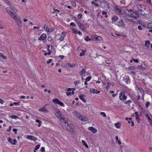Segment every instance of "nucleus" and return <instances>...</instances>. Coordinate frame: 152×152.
Segmentation results:
<instances>
[{
  "mask_svg": "<svg viewBox=\"0 0 152 152\" xmlns=\"http://www.w3.org/2000/svg\"><path fill=\"white\" fill-rule=\"evenodd\" d=\"M90 91L93 94H99L100 92V91L93 88L90 89Z\"/></svg>",
  "mask_w": 152,
  "mask_h": 152,
  "instance_id": "f3484780",
  "label": "nucleus"
},
{
  "mask_svg": "<svg viewBox=\"0 0 152 152\" xmlns=\"http://www.w3.org/2000/svg\"><path fill=\"white\" fill-rule=\"evenodd\" d=\"M132 118H129V120L128 121V123H131V121H132Z\"/></svg>",
  "mask_w": 152,
  "mask_h": 152,
  "instance_id": "603ef678",
  "label": "nucleus"
},
{
  "mask_svg": "<svg viewBox=\"0 0 152 152\" xmlns=\"http://www.w3.org/2000/svg\"><path fill=\"white\" fill-rule=\"evenodd\" d=\"M86 73V70L85 69H83L80 72V74L81 76H82L83 75H84Z\"/></svg>",
  "mask_w": 152,
  "mask_h": 152,
  "instance_id": "cd10ccee",
  "label": "nucleus"
},
{
  "mask_svg": "<svg viewBox=\"0 0 152 152\" xmlns=\"http://www.w3.org/2000/svg\"><path fill=\"white\" fill-rule=\"evenodd\" d=\"M127 11L128 12H126L127 13V15H128V17H126V19L127 20H128L129 21H131V20H132V19L130 18H136L139 17V14L137 13L136 12H133L132 10H127Z\"/></svg>",
  "mask_w": 152,
  "mask_h": 152,
  "instance_id": "f257e3e1",
  "label": "nucleus"
},
{
  "mask_svg": "<svg viewBox=\"0 0 152 152\" xmlns=\"http://www.w3.org/2000/svg\"><path fill=\"white\" fill-rule=\"evenodd\" d=\"M119 97L120 99L122 101L126 100L127 98V97L125 95V92L124 91H122L120 93Z\"/></svg>",
  "mask_w": 152,
  "mask_h": 152,
  "instance_id": "0eeeda50",
  "label": "nucleus"
},
{
  "mask_svg": "<svg viewBox=\"0 0 152 152\" xmlns=\"http://www.w3.org/2000/svg\"><path fill=\"white\" fill-rule=\"evenodd\" d=\"M116 12L117 13L119 14H122L123 13V12L122 11L121 9L118 8V7H116Z\"/></svg>",
  "mask_w": 152,
  "mask_h": 152,
  "instance_id": "b1692460",
  "label": "nucleus"
},
{
  "mask_svg": "<svg viewBox=\"0 0 152 152\" xmlns=\"http://www.w3.org/2000/svg\"><path fill=\"white\" fill-rule=\"evenodd\" d=\"M34 29H39V28H40V27H39V26H34L33 28Z\"/></svg>",
  "mask_w": 152,
  "mask_h": 152,
  "instance_id": "4d7b16f0",
  "label": "nucleus"
},
{
  "mask_svg": "<svg viewBox=\"0 0 152 152\" xmlns=\"http://www.w3.org/2000/svg\"><path fill=\"white\" fill-rule=\"evenodd\" d=\"M76 116L77 118H78L80 120L82 121H87L88 120L87 118L86 117L81 115L79 113H76Z\"/></svg>",
  "mask_w": 152,
  "mask_h": 152,
  "instance_id": "7ed1b4c3",
  "label": "nucleus"
},
{
  "mask_svg": "<svg viewBox=\"0 0 152 152\" xmlns=\"http://www.w3.org/2000/svg\"><path fill=\"white\" fill-rule=\"evenodd\" d=\"M72 32L74 33L75 34H77V30L73 28H72Z\"/></svg>",
  "mask_w": 152,
  "mask_h": 152,
  "instance_id": "a19ab883",
  "label": "nucleus"
},
{
  "mask_svg": "<svg viewBox=\"0 0 152 152\" xmlns=\"http://www.w3.org/2000/svg\"><path fill=\"white\" fill-rule=\"evenodd\" d=\"M26 138L28 139L33 141H36L37 140V138L31 135H28L26 137Z\"/></svg>",
  "mask_w": 152,
  "mask_h": 152,
  "instance_id": "2eb2a0df",
  "label": "nucleus"
},
{
  "mask_svg": "<svg viewBox=\"0 0 152 152\" xmlns=\"http://www.w3.org/2000/svg\"><path fill=\"white\" fill-rule=\"evenodd\" d=\"M100 2L99 0H94L91 2V4H94L96 6L98 7L99 6V3Z\"/></svg>",
  "mask_w": 152,
  "mask_h": 152,
  "instance_id": "4468645a",
  "label": "nucleus"
},
{
  "mask_svg": "<svg viewBox=\"0 0 152 152\" xmlns=\"http://www.w3.org/2000/svg\"><path fill=\"white\" fill-rule=\"evenodd\" d=\"M6 10L13 18V17H15L14 16H15L17 15L16 13L15 12L14 13L12 12L11 10V8H10L7 7L6 8Z\"/></svg>",
  "mask_w": 152,
  "mask_h": 152,
  "instance_id": "423d86ee",
  "label": "nucleus"
},
{
  "mask_svg": "<svg viewBox=\"0 0 152 152\" xmlns=\"http://www.w3.org/2000/svg\"><path fill=\"white\" fill-rule=\"evenodd\" d=\"M64 36H65L64 35H62V36H61L60 37V38L59 39V40L60 41H63L64 39Z\"/></svg>",
  "mask_w": 152,
  "mask_h": 152,
  "instance_id": "e433bc0d",
  "label": "nucleus"
},
{
  "mask_svg": "<svg viewBox=\"0 0 152 152\" xmlns=\"http://www.w3.org/2000/svg\"><path fill=\"white\" fill-rule=\"evenodd\" d=\"M55 115L58 117L62 122H63L65 124H66L67 121H66L65 120V119L64 118V115L61 114L58 110H56V111L55 113Z\"/></svg>",
  "mask_w": 152,
  "mask_h": 152,
  "instance_id": "f03ea898",
  "label": "nucleus"
},
{
  "mask_svg": "<svg viewBox=\"0 0 152 152\" xmlns=\"http://www.w3.org/2000/svg\"><path fill=\"white\" fill-rule=\"evenodd\" d=\"M134 8L138 11L141 12L142 11H144V10L145 5L136 4L134 6Z\"/></svg>",
  "mask_w": 152,
  "mask_h": 152,
  "instance_id": "39448f33",
  "label": "nucleus"
},
{
  "mask_svg": "<svg viewBox=\"0 0 152 152\" xmlns=\"http://www.w3.org/2000/svg\"><path fill=\"white\" fill-rule=\"evenodd\" d=\"M11 127L10 126L9 127V129L7 130V131L8 132H9V131H10L11 130Z\"/></svg>",
  "mask_w": 152,
  "mask_h": 152,
  "instance_id": "0e129e2a",
  "label": "nucleus"
},
{
  "mask_svg": "<svg viewBox=\"0 0 152 152\" xmlns=\"http://www.w3.org/2000/svg\"><path fill=\"white\" fill-rule=\"evenodd\" d=\"M71 94V93L70 92H67L66 93V94L67 96H69V95Z\"/></svg>",
  "mask_w": 152,
  "mask_h": 152,
  "instance_id": "680f3d73",
  "label": "nucleus"
},
{
  "mask_svg": "<svg viewBox=\"0 0 152 152\" xmlns=\"http://www.w3.org/2000/svg\"><path fill=\"white\" fill-rule=\"evenodd\" d=\"M100 114L104 117H106V114L104 112H102L100 113Z\"/></svg>",
  "mask_w": 152,
  "mask_h": 152,
  "instance_id": "c03bdc74",
  "label": "nucleus"
},
{
  "mask_svg": "<svg viewBox=\"0 0 152 152\" xmlns=\"http://www.w3.org/2000/svg\"><path fill=\"white\" fill-rule=\"evenodd\" d=\"M135 114L136 120L137 122H139L140 121V119L139 116L138 114V113L137 112H135Z\"/></svg>",
  "mask_w": 152,
  "mask_h": 152,
  "instance_id": "5701e85b",
  "label": "nucleus"
},
{
  "mask_svg": "<svg viewBox=\"0 0 152 152\" xmlns=\"http://www.w3.org/2000/svg\"><path fill=\"white\" fill-rule=\"evenodd\" d=\"M20 102H13V104H14V105H19V103H20Z\"/></svg>",
  "mask_w": 152,
  "mask_h": 152,
  "instance_id": "09e8293b",
  "label": "nucleus"
},
{
  "mask_svg": "<svg viewBox=\"0 0 152 152\" xmlns=\"http://www.w3.org/2000/svg\"><path fill=\"white\" fill-rule=\"evenodd\" d=\"M72 5L74 6L75 7L76 6V4L75 2H72Z\"/></svg>",
  "mask_w": 152,
  "mask_h": 152,
  "instance_id": "69168bd1",
  "label": "nucleus"
},
{
  "mask_svg": "<svg viewBox=\"0 0 152 152\" xmlns=\"http://www.w3.org/2000/svg\"><path fill=\"white\" fill-rule=\"evenodd\" d=\"M150 44V42L149 41L147 40L145 41V45L146 46H147L148 48H149V46Z\"/></svg>",
  "mask_w": 152,
  "mask_h": 152,
  "instance_id": "c756f323",
  "label": "nucleus"
},
{
  "mask_svg": "<svg viewBox=\"0 0 152 152\" xmlns=\"http://www.w3.org/2000/svg\"><path fill=\"white\" fill-rule=\"evenodd\" d=\"M88 129L89 130L91 131L94 133H95L97 131V129L93 127H89Z\"/></svg>",
  "mask_w": 152,
  "mask_h": 152,
  "instance_id": "6ab92c4d",
  "label": "nucleus"
},
{
  "mask_svg": "<svg viewBox=\"0 0 152 152\" xmlns=\"http://www.w3.org/2000/svg\"><path fill=\"white\" fill-rule=\"evenodd\" d=\"M36 122L37 123H41V122L39 120L37 119L36 120Z\"/></svg>",
  "mask_w": 152,
  "mask_h": 152,
  "instance_id": "13d9d810",
  "label": "nucleus"
},
{
  "mask_svg": "<svg viewBox=\"0 0 152 152\" xmlns=\"http://www.w3.org/2000/svg\"><path fill=\"white\" fill-rule=\"evenodd\" d=\"M110 85V83H107V85L106 86V87L107 88V87H109V86Z\"/></svg>",
  "mask_w": 152,
  "mask_h": 152,
  "instance_id": "052dcab7",
  "label": "nucleus"
},
{
  "mask_svg": "<svg viewBox=\"0 0 152 152\" xmlns=\"http://www.w3.org/2000/svg\"><path fill=\"white\" fill-rule=\"evenodd\" d=\"M44 29L47 31L48 32H51L53 31V29L52 28H48L47 26L45 25L44 27Z\"/></svg>",
  "mask_w": 152,
  "mask_h": 152,
  "instance_id": "aec40b11",
  "label": "nucleus"
},
{
  "mask_svg": "<svg viewBox=\"0 0 152 152\" xmlns=\"http://www.w3.org/2000/svg\"><path fill=\"white\" fill-rule=\"evenodd\" d=\"M82 142L83 145L87 148H88V146L87 144V143H86V142L84 141V140H82Z\"/></svg>",
  "mask_w": 152,
  "mask_h": 152,
  "instance_id": "7c9ffc66",
  "label": "nucleus"
},
{
  "mask_svg": "<svg viewBox=\"0 0 152 152\" xmlns=\"http://www.w3.org/2000/svg\"><path fill=\"white\" fill-rule=\"evenodd\" d=\"M15 17H13V19L17 23L18 26L20 27H21L22 26V22L20 19L19 18V16L17 15L16 16H14Z\"/></svg>",
  "mask_w": 152,
  "mask_h": 152,
  "instance_id": "20e7f679",
  "label": "nucleus"
},
{
  "mask_svg": "<svg viewBox=\"0 0 152 152\" xmlns=\"http://www.w3.org/2000/svg\"><path fill=\"white\" fill-rule=\"evenodd\" d=\"M128 69H130V70H133L134 69V67H129V68H128Z\"/></svg>",
  "mask_w": 152,
  "mask_h": 152,
  "instance_id": "5fc2aeb1",
  "label": "nucleus"
},
{
  "mask_svg": "<svg viewBox=\"0 0 152 152\" xmlns=\"http://www.w3.org/2000/svg\"><path fill=\"white\" fill-rule=\"evenodd\" d=\"M77 25L79 28L82 30V31H86V29L84 27V25L80 22L77 23Z\"/></svg>",
  "mask_w": 152,
  "mask_h": 152,
  "instance_id": "9d476101",
  "label": "nucleus"
},
{
  "mask_svg": "<svg viewBox=\"0 0 152 152\" xmlns=\"http://www.w3.org/2000/svg\"><path fill=\"white\" fill-rule=\"evenodd\" d=\"M96 38L95 39L96 40H97L99 41V42H100L102 41L103 40V39L100 36H97L96 35Z\"/></svg>",
  "mask_w": 152,
  "mask_h": 152,
  "instance_id": "bb28decb",
  "label": "nucleus"
},
{
  "mask_svg": "<svg viewBox=\"0 0 152 152\" xmlns=\"http://www.w3.org/2000/svg\"><path fill=\"white\" fill-rule=\"evenodd\" d=\"M82 17V15L81 14H79L78 15V17L79 18H81Z\"/></svg>",
  "mask_w": 152,
  "mask_h": 152,
  "instance_id": "864d4df0",
  "label": "nucleus"
},
{
  "mask_svg": "<svg viewBox=\"0 0 152 152\" xmlns=\"http://www.w3.org/2000/svg\"><path fill=\"white\" fill-rule=\"evenodd\" d=\"M7 4L10 7V8H11V9H13V10L14 11V9H15V7L14 5L13 4H12L9 1L7 2Z\"/></svg>",
  "mask_w": 152,
  "mask_h": 152,
  "instance_id": "393cba45",
  "label": "nucleus"
},
{
  "mask_svg": "<svg viewBox=\"0 0 152 152\" xmlns=\"http://www.w3.org/2000/svg\"><path fill=\"white\" fill-rule=\"evenodd\" d=\"M82 50L83 52L82 53H80V56H84L85 55V52L86 51V50Z\"/></svg>",
  "mask_w": 152,
  "mask_h": 152,
  "instance_id": "2f4dec72",
  "label": "nucleus"
},
{
  "mask_svg": "<svg viewBox=\"0 0 152 152\" xmlns=\"http://www.w3.org/2000/svg\"><path fill=\"white\" fill-rule=\"evenodd\" d=\"M40 147V145H37L35 148V150H37L39 149Z\"/></svg>",
  "mask_w": 152,
  "mask_h": 152,
  "instance_id": "37998d69",
  "label": "nucleus"
},
{
  "mask_svg": "<svg viewBox=\"0 0 152 152\" xmlns=\"http://www.w3.org/2000/svg\"><path fill=\"white\" fill-rule=\"evenodd\" d=\"M124 103L125 104H129H129L132 103V101L130 100H128L124 102Z\"/></svg>",
  "mask_w": 152,
  "mask_h": 152,
  "instance_id": "473e14b6",
  "label": "nucleus"
},
{
  "mask_svg": "<svg viewBox=\"0 0 152 152\" xmlns=\"http://www.w3.org/2000/svg\"><path fill=\"white\" fill-rule=\"evenodd\" d=\"M91 78V77L90 76L88 77L86 79V80L87 81H89Z\"/></svg>",
  "mask_w": 152,
  "mask_h": 152,
  "instance_id": "a18cd8bd",
  "label": "nucleus"
},
{
  "mask_svg": "<svg viewBox=\"0 0 152 152\" xmlns=\"http://www.w3.org/2000/svg\"><path fill=\"white\" fill-rule=\"evenodd\" d=\"M118 17L116 16H113L111 18L112 21L113 22H116L118 20Z\"/></svg>",
  "mask_w": 152,
  "mask_h": 152,
  "instance_id": "a878e982",
  "label": "nucleus"
},
{
  "mask_svg": "<svg viewBox=\"0 0 152 152\" xmlns=\"http://www.w3.org/2000/svg\"><path fill=\"white\" fill-rule=\"evenodd\" d=\"M150 104L149 102H147L145 104V107H148L150 105Z\"/></svg>",
  "mask_w": 152,
  "mask_h": 152,
  "instance_id": "de8ad7c7",
  "label": "nucleus"
},
{
  "mask_svg": "<svg viewBox=\"0 0 152 152\" xmlns=\"http://www.w3.org/2000/svg\"><path fill=\"white\" fill-rule=\"evenodd\" d=\"M53 102L55 104H58L64 107V104L61 102L59 100L57 99H55L53 100Z\"/></svg>",
  "mask_w": 152,
  "mask_h": 152,
  "instance_id": "1a4fd4ad",
  "label": "nucleus"
},
{
  "mask_svg": "<svg viewBox=\"0 0 152 152\" xmlns=\"http://www.w3.org/2000/svg\"><path fill=\"white\" fill-rule=\"evenodd\" d=\"M148 27L149 28L152 29V23H149L148 25Z\"/></svg>",
  "mask_w": 152,
  "mask_h": 152,
  "instance_id": "ea45409f",
  "label": "nucleus"
},
{
  "mask_svg": "<svg viewBox=\"0 0 152 152\" xmlns=\"http://www.w3.org/2000/svg\"><path fill=\"white\" fill-rule=\"evenodd\" d=\"M70 24V26H76V24L74 23H72V22Z\"/></svg>",
  "mask_w": 152,
  "mask_h": 152,
  "instance_id": "49530a36",
  "label": "nucleus"
},
{
  "mask_svg": "<svg viewBox=\"0 0 152 152\" xmlns=\"http://www.w3.org/2000/svg\"><path fill=\"white\" fill-rule=\"evenodd\" d=\"M9 142L12 144L16 145L17 143L16 140L15 139L12 140L10 138H9L8 140Z\"/></svg>",
  "mask_w": 152,
  "mask_h": 152,
  "instance_id": "412c9836",
  "label": "nucleus"
},
{
  "mask_svg": "<svg viewBox=\"0 0 152 152\" xmlns=\"http://www.w3.org/2000/svg\"><path fill=\"white\" fill-rule=\"evenodd\" d=\"M85 40L86 41H90L91 40V39L88 36H87L86 38H85Z\"/></svg>",
  "mask_w": 152,
  "mask_h": 152,
  "instance_id": "f704fd0d",
  "label": "nucleus"
},
{
  "mask_svg": "<svg viewBox=\"0 0 152 152\" xmlns=\"http://www.w3.org/2000/svg\"><path fill=\"white\" fill-rule=\"evenodd\" d=\"M85 95L83 94H80L79 95V98L84 102H86V100L84 99Z\"/></svg>",
  "mask_w": 152,
  "mask_h": 152,
  "instance_id": "4be33fe9",
  "label": "nucleus"
},
{
  "mask_svg": "<svg viewBox=\"0 0 152 152\" xmlns=\"http://www.w3.org/2000/svg\"><path fill=\"white\" fill-rule=\"evenodd\" d=\"M52 61V59H50L48 61H47V64H49L50 62H51Z\"/></svg>",
  "mask_w": 152,
  "mask_h": 152,
  "instance_id": "8fccbe9b",
  "label": "nucleus"
},
{
  "mask_svg": "<svg viewBox=\"0 0 152 152\" xmlns=\"http://www.w3.org/2000/svg\"><path fill=\"white\" fill-rule=\"evenodd\" d=\"M134 62H136V63H138V60L137 59H134Z\"/></svg>",
  "mask_w": 152,
  "mask_h": 152,
  "instance_id": "6e6d98bb",
  "label": "nucleus"
},
{
  "mask_svg": "<svg viewBox=\"0 0 152 152\" xmlns=\"http://www.w3.org/2000/svg\"><path fill=\"white\" fill-rule=\"evenodd\" d=\"M131 123H132V126H133L134 125V124L133 121H131Z\"/></svg>",
  "mask_w": 152,
  "mask_h": 152,
  "instance_id": "e2e57ef3",
  "label": "nucleus"
},
{
  "mask_svg": "<svg viewBox=\"0 0 152 152\" xmlns=\"http://www.w3.org/2000/svg\"><path fill=\"white\" fill-rule=\"evenodd\" d=\"M102 14L103 15H105V17L106 18H107V17L106 12L103 11L102 12Z\"/></svg>",
  "mask_w": 152,
  "mask_h": 152,
  "instance_id": "58836bf2",
  "label": "nucleus"
},
{
  "mask_svg": "<svg viewBox=\"0 0 152 152\" xmlns=\"http://www.w3.org/2000/svg\"><path fill=\"white\" fill-rule=\"evenodd\" d=\"M96 35H92L91 36V40H95L96 39Z\"/></svg>",
  "mask_w": 152,
  "mask_h": 152,
  "instance_id": "c9c22d12",
  "label": "nucleus"
},
{
  "mask_svg": "<svg viewBox=\"0 0 152 152\" xmlns=\"http://www.w3.org/2000/svg\"><path fill=\"white\" fill-rule=\"evenodd\" d=\"M46 105H45L42 108H40L39 110L40 111L45 112V113L48 112V111L45 108V106Z\"/></svg>",
  "mask_w": 152,
  "mask_h": 152,
  "instance_id": "dca6fc26",
  "label": "nucleus"
},
{
  "mask_svg": "<svg viewBox=\"0 0 152 152\" xmlns=\"http://www.w3.org/2000/svg\"><path fill=\"white\" fill-rule=\"evenodd\" d=\"M147 64L145 62H143L141 65L138 66V68L140 69L145 70L147 68Z\"/></svg>",
  "mask_w": 152,
  "mask_h": 152,
  "instance_id": "6e6552de",
  "label": "nucleus"
},
{
  "mask_svg": "<svg viewBox=\"0 0 152 152\" xmlns=\"http://www.w3.org/2000/svg\"><path fill=\"white\" fill-rule=\"evenodd\" d=\"M115 125L116 128H119L120 127L121 125L120 123L118 122L116 123L115 124Z\"/></svg>",
  "mask_w": 152,
  "mask_h": 152,
  "instance_id": "c85d7f7f",
  "label": "nucleus"
},
{
  "mask_svg": "<svg viewBox=\"0 0 152 152\" xmlns=\"http://www.w3.org/2000/svg\"><path fill=\"white\" fill-rule=\"evenodd\" d=\"M79 81H75V82H74V83L75 84V85H76V84H77L79 82Z\"/></svg>",
  "mask_w": 152,
  "mask_h": 152,
  "instance_id": "338daca9",
  "label": "nucleus"
},
{
  "mask_svg": "<svg viewBox=\"0 0 152 152\" xmlns=\"http://www.w3.org/2000/svg\"><path fill=\"white\" fill-rule=\"evenodd\" d=\"M11 118L12 119H16L18 118V117L15 115H12L11 116Z\"/></svg>",
  "mask_w": 152,
  "mask_h": 152,
  "instance_id": "4c0bfd02",
  "label": "nucleus"
},
{
  "mask_svg": "<svg viewBox=\"0 0 152 152\" xmlns=\"http://www.w3.org/2000/svg\"><path fill=\"white\" fill-rule=\"evenodd\" d=\"M148 8H146L145 6V8L144 11H142L140 13V14L142 15H147L149 13V12L148 10Z\"/></svg>",
  "mask_w": 152,
  "mask_h": 152,
  "instance_id": "f8f14e48",
  "label": "nucleus"
},
{
  "mask_svg": "<svg viewBox=\"0 0 152 152\" xmlns=\"http://www.w3.org/2000/svg\"><path fill=\"white\" fill-rule=\"evenodd\" d=\"M48 40L49 42H51L52 40V39L51 37L49 36L48 38Z\"/></svg>",
  "mask_w": 152,
  "mask_h": 152,
  "instance_id": "79ce46f5",
  "label": "nucleus"
},
{
  "mask_svg": "<svg viewBox=\"0 0 152 152\" xmlns=\"http://www.w3.org/2000/svg\"><path fill=\"white\" fill-rule=\"evenodd\" d=\"M46 38V35L45 34H43L38 39L40 40H42L45 39Z\"/></svg>",
  "mask_w": 152,
  "mask_h": 152,
  "instance_id": "a211bd4d",
  "label": "nucleus"
},
{
  "mask_svg": "<svg viewBox=\"0 0 152 152\" xmlns=\"http://www.w3.org/2000/svg\"><path fill=\"white\" fill-rule=\"evenodd\" d=\"M125 80H126V82H127V81H128V80H129V77H126V78H125Z\"/></svg>",
  "mask_w": 152,
  "mask_h": 152,
  "instance_id": "774afa93",
  "label": "nucleus"
},
{
  "mask_svg": "<svg viewBox=\"0 0 152 152\" xmlns=\"http://www.w3.org/2000/svg\"><path fill=\"white\" fill-rule=\"evenodd\" d=\"M66 128L67 130L70 132H73L74 129V126L72 124L68 125Z\"/></svg>",
  "mask_w": 152,
  "mask_h": 152,
  "instance_id": "9b49d317",
  "label": "nucleus"
},
{
  "mask_svg": "<svg viewBox=\"0 0 152 152\" xmlns=\"http://www.w3.org/2000/svg\"><path fill=\"white\" fill-rule=\"evenodd\" d=\"M138 28L139 30H141L142 29V27L140 26H138Z\"/></svg>",
  "mask_w": 152,
  "mask_h": 152,
  "instance_id": "bf43d9fd",
  "label": "nucleus"
},
{
  "mask_svg": "<svg viewBox=\"0 0 152 152\" xmlns=\"http://www.w3.org/2000/svg\"><path fill=\"white\" fill-rule=\"evenodd\" d=\"M67 65L69 67L71 68H73L75 66V64H72L70 63H68L67 64Z\"/></svg>",
  "mask_w": 152,
  "mask_h": 152,
  "instance_id": "72a5a7b5",
  "label": "nucleus"
},
{
  "mask_svg": "<svg viewBox=\"0 0 152 152\" xmlns=\"http://www.w3.org/2000/svg\"><path fill=\"white\" fill-rule=\"evenodd\" d=\"M4 103V101L1 99H0V103L3 104Z\"/></svg>",
  "mask_w": 152,
  "mask_h": 152,
  "instance_id": "3c124183",
  "label": "nucleus"
},
{
  "mask_svg": "<svg viewBox=\"0 0 152 152\" xmlns=\"http://www.w3.org/2000/svg\"><path fill=\"white\" fill-rule=\"evenodd\" d=\"M117 25L120 27H124L125 26V24L122 19H120L118 22H117Z\"/></svg>",
  "mask_w": 152,
  "mask_h": 152,
  "instance_id": "ddd939ff",
  "label": "nucleus"
}]
</instances>
